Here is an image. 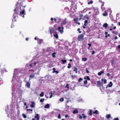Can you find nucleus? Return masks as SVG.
Wrapping results in <instances>:
<instances>
[{
	"instance_id": "nucleus-1",
	"label": "nucleus",
	"mask_w": 120,
	"mask_h": 120,
	"mask_svg": "<svg viewBox=\"0 0 120 120\" xmlns=\"http://www.w3.org/2000/svg\"><path fill=\"white\" fill-rule=\"evenodd\" d=\"M19 70V69H15L14 76L12 79L11 82L12 83V96L14 95V93H15V84L16 85L17 89H19L20 87L21 83L19 80V78L18 77Z\"/></svg>"
},
{
	"instance_id": "nucleus-2",
	"label": "nucleus",
	"mask_w": 120,
	"mask_h": 120,
	"mask_svg": "<svg viewBox=\"0 0 120 120\" xmlns=\"http://www.w3.org/2000/svg\"><path fill=\"white\" fill-rule=\"evenodd\" d=\"M26 6V5L23 6L22 3L19 4L18 2L16 5V7L13 15L14 18L18 16L19 12H20V15L24 17V15H25V9L23 8H25Z\"/></svg>"
},
{
	"instance_id": "nucleus-3",
	"label": "nucleus",
	"mask_w": 120,
	"mask_h": 120,
	"mask_svg": "<svg viewBox=\"0 0 120 120\" xmlns=\"http://www.w3.org/2000/svg\"><path fill=\"white\" fill-rule=\"evenodd\" d=\"M63 25L66 26L67 28H69L71 26V22L69 21H66L65 20H64L61 23Z\"/></svg>"
},
{
	"instance_id": "nucleus-4",
	"label": "nucleus",
	"mask_w": 120,
	"mask_h": 120,
	"mask_svg": "<svg viewBox=\"0 0 120 120\" xmlns=\"http://www.w3.org/2000/svg\"><path fill=\"white\" fill-rule=\"evenodd\" d=\"M61 26H59L58 28V31L60 33L62 34L64 32V27L63 25L61 23Z\"/></svg>"
},
{
	"instance_id": "nucleus-5",
	"label": "nucleus",
	"mask_w": 120,
	"mask_h": 120,
	"mask_svg": "<svg viewBox=\"0 0 120 120\" xmlns=\"http://www.w3.org/2000/svg\"><path fill=\"white\" fill-rule=\"evenodd\" d=\"M36 64L37 62L32 61V62L31 64H29V66L30 67L33 68L36 65Z\"/></svg>"
},
{
	"instance_id": "nucleus-6",
	"label": "nucleus",
	"mask_w": 120,
	"mask_h": 120,
	"mask_svg": "<svg viewBox=\"0 0 120 120\" xmlns=\"http://www.w3.org/2000/svg\"><path fill=\"white\" fill-rule=\"evenodd\" d=\"M68 1H71L72 4H71V7L72 8H73L75 10L77 9V7L75 5V4H72L74 3V2L72 1V0H68Z\"/></svg>"
},
{
	"instance_id": "nucleus-7",
	"label": "nucleus",
	"mask_w": 120,
	"mask_h": 120,
	"mask_svg": "<svg viewBox=\"0 0 120 120\" xmlns=\"http://www.w3.org/2000/svg\"><path fill=\"white\" fill-rule=\"evenodd\" d=\"M83 35L81 34L79 35L78 37V40L79 41H81L83 40Z\"/></svg>"
},
{
	"instance_id": "nucleus-8",
	"label": "nucleus",
	"mask_w": 120,
	"mask_h": 120,
	"mask_svg": "<svg viewBox=\"0 0 120 120\" xmlns=\"http://www.w3.org/2000/svg\"><path fill=\"white\" fill-rule=\"evenodd\" d=\"M37 64L38 66L41 67L43 65L42 62L41 61H38L37 62Z\"/></svg>"
},
{
	"instance_id": "nucleus-9",
	"label": "nucleus",
	"mask_w": 120,
	"mask_h": 120,
	"mask_svg": "<svg viewBox=\"0 0 120 120\" xmlns=\"http://www.w3.org/2000/svg\"><path fill=\"white\" fill-rule=\"evenodd\" d=\"M50 34H52L55 31V29L53 28H51L50 29Z\"/></svg>"
},
{
	"instance_id": "nucleus-10",
	"label": "nucleus",
	"mask_w": 120,
	"mask_h": 120,
	"mask_svg": "<svg viewBox=\"0 0 120 120\" xmlns=\"http://www.w3.org/2000/svg\"><path fill=\"white\" fill-rule=\"evenodd\" d=\"M30 84L29 82H26L25 86L28 88L30 87Z\"/></svg>"
},
{
	"instance_id": "nucleus-11",
	"label": "nucleus",
	"mask_w": 120,
	"mask_h": 120,
	"mask_svg": "<svg viewBox=\"0 0 120 120\" xmlns=\"http://www.w3.org/2000/svg\"><path fill=\"white\" fill-rule=\"evenodd\" d=\"M112 82H109V84H108L107 85L106 87V88H107L108 87H110L112 86Z\"/></svg>"
},
{
	"instance_id": "nucleus-12",
	"label": "nucleus",
	"mask_w": 120,
	"mask_h": 120,
	"mask_svg": "<svg viewBox=\"0 0 120 120\" xmlns=\"http://www.w3.org/2000/svg\"><path fill=\"white\" fill-rule=\"evenodd\" d=\"M35 118L37 119V120H38L39 119V115L38 114H36L35 116Z\"/></svg>"
},
{
	"instance_id": "nucleus-13",
	"label": "nucleus",
	"mask_w": 120,
	"mask_h": 120,
	"mask_svg": "<svg viewBox=\"0 0 120 120\" xmlns=\"http://www.w3.org/2000/svg\"><path fill=\"white\" fill-rule=\"evenodd\" d=\"M79 19V18L77 17L74 19H73V21H74L75 23L77 24L78 22V20Z\"/></svg>"
},
{
	"instance_id": "nucleus-14",
	"label": "nucleus",
	"mask_w": 120,
	"mask_h": 120,
	"mask_svg": "<svg viewBox=\"0 0 120 120\" xmlns=\"http://www.w3.org/2000/svg\"><path fill=\"white\" fill-rule=\"evenodd\" d=\"M34 77V74H32L30 75L29 77V80H30L32 78H33Z\"/></svg>"
},
{
	"instance_id": "nucleus-15",
	"label": "nucleus",
	"mask_w": 120,
	"mask_h": 120,
	"mask_svg": "<svg viewBox=\"0 0 120 120\" xmlns=\"http://www.w3.org/2000/svg\"><path fill=\"white\" fill-rule=\"evenodd\" d=\"M45 108H49L50 107L49 105V104H47L44 106Z\"/></svg>"
},
{
	"instance_id": "nucleus-16",
	"label": "nucleus",
	"mask_w": 120,
	"mask_h": 120,
	"mask_svg": "<svg viewBox=\"0 0 120 120\" xmlns=\"http://www.w3.org/2000/svg\"><path fill=\"white\" fill-rule=\"evenodd\" d=\"M43 40L42 39H38V43L39 44V43H41L43 41Z\"/></svg>"
},
{
	"instance_id": "nucleus-17",
	"label": "nucleus",
	"mask_w": 120,
	"mask_h": 120,
	"mask_svg": "<svg viewBox=\"0 0 120 120\" xmlns=\"http://www.w3.org/2000/svg\"><path fill=\"white\" fill-rule=\"evenodd\" d=\"M104 73V72L103 71H100V72L98 73V75L99 76L101 75L103 73Z\"/></svg>"
},
{
	"instance_id": "nucleus-18",
	"label": "nucleus",
	"mask_w": 120,
	"mask_h": 120,
	"mask_svg": "<svg viewBox=\"0 0 120 120\" xmlns=\"http://www.w3.org/2000/svg\"><path fill=\"white\" fill-rule=\"evenodd\" d=\"M111 115L110 114H108L106 116V118L107 119H108L111 117Z\"/></svg>"
},
{
	"instance_id": "nucleus-19",
	"label": "nucleus",
	"mask_w": 120,
	"mask_h": 120,
	"mask_svg": "<svg viewBox=\"0 0 120 120\" xmlns=\"http://www.w3.org/2000/svg\"><path fill=\"white\" fill-rule=\"evenodd\" d=\"M97 84L99 85L100 86L102 85V83L100 81H97Z\"/></svg>"
},
{
	"instance_id": "nucleus-20",
	"label": "nucleus",
	"mask_w": 120,
	"mask_h": 120,
	"mask_svg": "<svg viewBox=\"0 0 120 120\" xmlns=\"http://www.w3.org/2000/svg\"><path fill=\"white\" fill-rule=\"evenodd\" d=\"M78 112V110L77 109H75L74 110L73 113L74 114H75L76 113H77Z\"/></svg>"
},
{
	"instance_id": "nucleus-21",
	"label": "nucleus",
	"mask_w": 120,
	"mask_h": 120,
	"mask_svg": "<svg viewBox=\"0 0 120 120\" xmlns=\"http://www.w3.org/2000/svg\"><path fill=\"white\" fill-rule=\"evenodd\" d=\"M102 15L104 16H107L108 15V13L106 11H105L104 13L102 14Z\"/></svg>"
},
{
	"instance_id": "nucleus-22",
	"label": "nucleus",
	"mask_w": 120,
	"mask_h": 120,
	"mask_svg": "<svg viewBox=\"0 0 120 120\" xmlns=\"http://www.w3.org/2000/svg\"><path fill=\"white\" fill-rule=\"evenodd\" d=\"M8 108H9L8 106H7V107L6 108V109H5V110L6 111L7 113H8V111H9Z\"/></svg>"
},
{
	"instance_id": "nucleus-23",
	"label": "nucleus",
	"mask_w": 120,
	"mask_h": 120,
	"mask_svg": "<svg viewBox=\"0 0 120 120\" xmlns=\"http://www.w3.org/2000/svg\"><path fill=\"white\" fill-rule=\"evenodd\" d=\"M108 26V25L106 23H105L103 25V27L106 28Z\"/></svg>"
},
{
	"instance_id": "nucleus-24",
	"label": "nucleus",
	"mask_w": 120,
	"mask_h": 120,
	"mask_svg": "<svg viewBox=\"0 0 120 120\" xmlns=\"http://www.w3.org/2000/svg\"><path fill=\"white\" fill-rule=\"evenodd\" d=\"M102 82H103L104 83L106 84V80L105 79H101Z\"/></svg>"
},
{
	"instance_id": "nucleus-25",
	"label": "nucleus",
	"mask_w": 120,
	"mask_h": 120,
	"mask_svg": "<svg viewBox=\"0 0 120 120\" xmlns=\"http://www.w3.org/2000/svg\"><path fill=\"white\" fill-rule=\"evenodd\" d=\"M88 23V20H86L85 21L84 23V25L85 26H86L87 25V23Z\"/></svg>"
},
{
	"instance_id": "nucleus-26",
	"label": "nucleus",
	"mask_w": 120,
	"mask_h": 120,
	"mask_svg": "<svg viewBox=\"0 0 120 120\" xmlns=\"http://www.w3.org/2000/svg\"><path fill=\"white\" fill-rule=\"evenodd\" d=\"M7 71L6 69H3L1 70V72L2 73H4V72H6Z\"/></svg>"
},
{
	"instance_id": "nucleus-27",
	"label": "nucleus",
	"mask_w": 120,
	"mask_h": 120,
	"mask_svg": "<svg viewBox=\"0 0 120 120\" xmlns=\"http://www.w3.org/2000/svg\"><path fill=\"white\" fill-rule=\"evenodd\" d=\"M56 53L55 52H53L52 54V56L54 58H55L56 57Z\"/></svg>"
},
{
	"instance_id": "nucleus-28",
	"label": "nucleus",
	"mask_w": 120,
	"mask_h": 120,
	"mask_svg": "<svg viewBox=\"0 0 120 120\" xmlns=\"http://www.w3.org/2000/svg\"><path fill=\"white\" fill-rule=\"evenodd\" d=\"M87 60V58L86 57H85L84 58H82V60L83 61H86Z\"/></svg>"
},
{
	"instance_id": "nucleus-29",
	"label": "nucleus",
	"mask_w": 120,
	"mask_h": 120,
	"mask_svg": "<svg viewBox=\"0 0 120 120\" xmlns=\"http://www.w3.org/2000/svg\"><path fill=\"white\" fill-rule=\"evenodd\" d=\"M74 71H75V73H77V72L78 69L76 67H74Z\"/></svg>"
},
{
	"instance_id": "nucleus-30",
	"label": "nucleus",
	"mask_w": 120,
	"mask_h": 120,
	"mask_svg": "<svg viewBox=\"0 0 120 120\" xmlns=\"http://www.w3.org/2000/svg\"><path fill=\"white\" fill-rule=\"evenodd\" d=\"M32 105H31V107L33 108L34 107V102H32Z\"/></svg>"
},
{
	"instance_id": "nucleus-31",
	"label": "nucleus",
	"mask_w": 120,
	"mask_h": 120,
	"mask_svg": "<svg viewBox=\"0 0 120 120\" xmlns=\"http://www.w3.org/2000/svg\"><path fill=\"white\" fill-rule=\"evenodd\" d=\"M40 96L41 97H42L44 96V92H42L40 94Z\"/></svg>"
},
{
	"instance_id": "nucleus-32",
	"label": "nucleus",
	"mask_w": 120,
	"mask_h": 120,
	"mask_svg": "<svg viewBox=\"0 0 120 120\" xmlns=\"http://www.w3.org/2000/svg\"><path fill=\"white\" fill-rule=\"evenodd\" d=\"M61 61L62 62L63 64H64V63L66 62L67 61L66 60H62Z\"/></svg>"
},
{
	"instance_id": "nucleus-33",
	"label": "nucleus",
	"mask_w": 120,
	"mask_h": 120,
	"mask_svg": "<svg viewBox=\"0 0 120 120\" xmlns=\"http://www.w3.org/2000/svg\"><path fill=\"white\" fill-rule=\"evenodd\" d=\"M102 4H101V9H102L104 5V2H102Z\"/></svg>"
},
{
	"instance_id": "nucleus-34",
	"label": "nucleus",
	"mask_w": 120,
	"mask_h": 120,
	"mask_svg": "<svg viewBox=\"0 0 120 120\" xmlns=\"http://www.w3.org/2000/svg\"><path fill=\"white\" fill-rule=\"evenodd\" d=\"M49 94H51V95H50L49 98H52V96L53 93L52 92H51V93H49Z\"/></svg>"
},
{
	"instance_id": "nucleus-35",
	"label": "nucleus",
	"mask_w": 120,
	"mask_h": 120,
	"mask_svg": "<svg viewBox=\"0 0 120 120\" xmlns=\"http://www.w3.org/2000/svg\"><path fill=\"white\" fill-rule=\"evenodd\" d=\"M54 36L56 38H58V35L57 34H56L54 35Z\"/></svg>"
},
{
	"instance_id": "nucleus-36",
	"label": "nucleus",
	"mask_w": 120,
	"mask_h": 120,
	"mask_svg": "<svg viewBox=\"0 0 120 120\" xmlns=\"http://www.w3.org/2000/svg\"><path fill=\"white\" fill-rule=\"evenodd\" d=\"M45 100L44 98L41 99L40 100V102H43Z\"/></svg>"
},
{
	"instance_id": "nucleus-37",
	"label": "nucleus",
	"mask_w": 120,
	"mask_h": 120,
	"mask_svg": "<svg viewBox=\"0 0 120 120\" xmlns=\"http://www.w3.org/2000/svg\"><path fill=\"white\" fill-rule=\"evenodd\" d=\"M68 68H69L71 67V64L70 63H69L68 64Z\"/></svg>"
},
{
	"instance_id": "nucleus-38",
	"label": "nucleus",
	"mask_w": 120,
	"mask_h": 120,
	"mask_svg": "<svg viewBox=\"0 0 120 120\" xmlns=\"http://www.w3.org/2000/svg\"><path fill=\"white\" fill-rule=\"evenodd\" d=\"M64 101V99L63 98H61L60 99V101L61 102H62Z\"/></svg>"
},
{
	"instance_id": "nucleus-39",
	"label": "nucleus",
	"mask_w": 120,
	"mask_h": 120,
	"mask_svg": "<svg viewBox=\"0 0 120 120\" xmlns=\"http://www.w3.org/2000/svg\"><path fill=\"white\" fill-rule=\"evenodd\" d=\"M58 118L59 119H60L61 118V115L60 114H59L58 116Z\"/></svg>"
},
{
	"instance_id": "nucleus-40",
	"label": "nucleus",
	"mask_w": 120,
	"mask_h": 120,
	"mask_svg": "<svg viewBox=\"0 0 120 120\" xmlns=\"http://www.w3.org/2000/svg\"><path fill=\"white\" fill-rule=\"evenodd\" d=\"M98 111L97 110H96L94 112H93L94 114H98Z\"/></svg>"
},
{
	"instance_id": "nucleus-41",
	"label": "nucleus",
	"mask_w": 120,
	"mask_h": 120,
	"mask_svg": "<svg viewBox=\"0 0 120 120\" xmlns=\"http://www.w3.org/2000/svg\"><path fill=\"white\" fill-rule=\"evenodd\" d=\"M69 85L68 84H67L66 85V86H65L66 88H69Z\"/></svg>"
},
{
	"instance_id": "nucleus-42",
	"label": "nucleus",
	"mask_w": 120,
	"mask_h": 120,
	"mask_svg": "<svg viewBox=\"0 0 120 120\" xmlns=\"http://www.w3.org/2000/svg\"><path fill=\"white\" fill-rule=\"evenodd\" d=\"M110 34H108L107 35H106L105 36V37L106 38H107L108 37H110Z\"/></svg>"
},
{
	"instance_id": "nucleus-43",
	"label": "nucleus",
	"mask_w": 120,
	"mask_h": 120,
	"mask_svg": "<svg viewBox=\"0 0 120 120\" xmlns=\"http://www.w3.org/2000/svg\"><path fill=\"white\" fill-rule=\"evenodd\" d=\"M22 116H23V117H24V118H26V116L24 114H22Z\"/></svg>"
},
{
	"instance_id": "nucleus-44",
	"label": "nucleus",
	"mask_w": 120,
	"mask_h": 120,
	"mask_svg": "<svg viewBox=\"0 0 120 120\" xmlns=\"http://www.w3.org/2000/svg\"><path fill=\"white\" fill-rule=\"evenodd\" d=\"M89 114L91 115H92V110H90V112H89Z\"/></svg>"
},
{
	"instance_id": "nucleus-45",
	"label": "nucleus",
	"mask_w": 120,
	"mask_h": 120,
	"mask_svg": "<svg viewBox=\"0 0 120 120\" xmlns=\"http://www.w3.org/2000/svg\"><path fill=\"white\" fill-rule=\"evenodd\" d=\"M86 72L87 73H90V71H89L88 70V69L87 68H86Z\"/></svg>"
},
{
	"instance_id": "nucleus-46",
	"label": "nucleus",
	"mask_w": 120,
	"mask_h": 120,
	"mask_svg": "<svg viewBox=\"0 0 120 120\" xmlns=\"http://www.w3.org/2000/svg\"><path fill=\"white\" fill-rule=\"evenodd\" d=\"M80 29L79 28H78L77 29V30L79 31V33H81V31H80Z\"/></svg>"
},
{
	"instance_id": "nucleus-47",
	"label": "nucleus",
	"mask_w": 120,
	"mask_h": 120,
	"mask_svg": "<svg viewBox=\"0 0 120 120\" xmlns=\"http://www.w3.org/2000/svg\"><path fill=\"white\" fill-rule=\"evenodd\" d=\"M40 70L39 69L38 70V72H37V73H35V74L39 75V73L40 72Z\"/></svg>"
},
{
	"instance_id": "nucleus-48",
	"label": "nucleus",
	"mask_w": 120,
	"mask_h": 120,
	"mask_svg": "<svg viewBox=\"0 0 120 120\" xmlns=\"http://www.w3.org/2000/svg\"><path fill=\"white\" fill-rule=\"evenodd\" d=\"M82 116H83V118L84 119H85L86 117L85 116V114H84L83 113L82 114Z\"/></svg>"
},
{
	"instance_id": "nucleus-49",
	"label": "nucleus",
	"mask_w": 120,
	"mask_h": 120,
	"mask_svg": "<svg viewBox=\"0 0 120 120\" xmlns=\"http://www.w3.org/2000/svg\"><path fill=\"white\" fill-rule=\"evenodd\" d=\"M79 118L80 119H82V116H81L80 114L79 115Z\"/></svg>"
},
{
	"instance_id": "nucleus-50",
	"label": "nucleus",
	"mask_w": 120,
	"mask_h": 120,
	"mask_svg": "<svg viewBox=\"0 0 120 120\" xmlns=\"http://www.w3.org/2000/svg\"><path fill=\"white\" fill-rule=\"evenodd\" d=\"M86 79L88 80H89L90 79L89 77L88 76H86Z\"/></svg>"
},
{
	"instance_id": "nucleus-51",
	"label": "nucleus",
	"mask_w": 120,
	"mask_h": 120,
	"mask_svg": "<svg viewBox=\"0 0 120 120\" xmlns=\"http://www.w3.org/2000/svg\"><path fill=\"white\" fill-rule=\"evenodd\" d=\"M93 3V2L92 1H90V2H88V4H92Z\"/></svg>"
},
{
	"instance_id": "nucleus-52",
	"label": "nucleus",
	"mask_w": 120,
	"mask_h": 120,
	"mask_svg": "<svg viewBox=\"0 0 120 120\" xmlns=\"http://www.w3.org/2000/svg\"><path fill=\"white\" fill-rule=\"evenodd\" d=\"M71 77L72 78H74L76 76L75 75H72L71 76Z\"/></svg>"
},
{
	"instance_id": "nucleus-53",
	"label": "nucleus",
	"mask_w": 120,
	"mask_h": 120,
	"mask_svg": "<svg viewBox=\"0 0 120 120\" xmlns=\"http://www.w3.org/2000/svg\"><path fill=\"white\" fill-rule=\"evenodd\" d=\"M82 80V78H80L78 80V81L79 82H80Z\"/></svg>"
},
{
	"instance_id": "nucleus-54",
	"label": "nucleus",
	"mask_w": 120,
	"mask_h": 120,
	"mask_svg": "<svg viewBox=\"0 0 120 120\" xmlns=\"http://www.w3.org/2000/svg\"><path fill=\"white\" fill-rule=\"evenodd\" d=\"M87 83V81L86 80L85 81H84V84H86Z\"/></svg>"
},
{
	"instance_id": "nucleus-55",
	"label": "nucleus",
	"mask_w": 120,
	"mask_h": 120,
	"mask_svg": "<svg viewBox=\"0 0 120 120\" xmlns=\"http://www.w3.org/2000/svg\"><path fill=\"white\" fill-rule=\"evenodd\" d=\"M52 70H53V73H54V72H54V71H56V69L55 68H53V69H52Z\"/></svg>"
},
{
	"instance_id": "nucleus-56",
	"label": "nucleus",
	"mask_w": 120,
	"mask_h": 120,
	"mask_svg": "<svg viewBox=\"0 0 120 120\" xmlns=\"http://www.w3.org/2000/svg\"><path fill=\"white\" fill-rule=\"evenodd\" d=\"M111 63L112 64H113L114 63V60H112L111 61Z\"/></svg>"
},
{
	"instance_id": "nucleus-57",
	"label": "nucleus",
	"mask_w": 120,
	"mask_h": 120,
	"mask_svg": "<svg viewBox=\"0 0 120 120\" xmlns=\"http://www.w3.org/2000/svg\"><path fill=\"white\" fill-rule=\"evenodd\" d=\"M38 39H39L37 37H35L34 38V39L35 40H38Z\"/></svg>"
},
{
	"instance_id": "nucleus-58",
	"label": "nucleus",
	"mask_w": 120,
	"mask_h": 120,
	"mask_svg": "<svg viewBox=\"0 0 120 120\" xmlns=\"http://www.w3.org/2000/svg\"><path fill=\"white\" fill-rule=\"evenodd\" d=\"M88 45L89 46V47H90L91 46V44L90 43H88Z\"/></svg>"
},
{
	"instance_id": "nucleus-59",
	"label": "nucleus",
	"mask_w": 120,
	"mask_h": 120,
	"mask_svg": "<svg viewBox=\"0 0 120 120\" xmlns=\"http://www.w3.org/2000/svg\"><path fill=\"white\" fill-rule=\"evenodd\" d=\"M27 111H32V109H27Z\"/></svg>"
},
{
	"instance_id": "nucleus-60",
	"label": "nucleus",
	"mask_w": 120,
	"mask_h": 120,
	"mask_svg": "<svg viewBox=\"0 0 120 120\" xmlns=\"http://www.w3.org/2000/svg\"><path fill=\"white\" fill-rule=\"evenodd\" d=\"M114 120H119V119L118 118H116L114 119Z\"/></svg>"
},
{
	"instance_id": "nucleus-61",
	"label": "nucleus",
	"mask_w": 120,
	"mask_h": 120,
	"mask_svg": "<svg viewBox=\"0 0 120 120\" xmlns=\"http://www.w3.org/2000/svg\"><path fill=\"white\" fill-rule=\"evenodd\" d=\"M95 53V52L94 51H92V54L93 55Z\"/></svg>"
},
{
	"instance_id": "nucleus-62",
	"label": "nucleus",
	"mask_w": 120,
	"mask_h": 120,
	"mask_svg": "<svg viewBox=\"0 0 120 120\" xmlns=\"http://www.w3.org/2000/svg\"><path fill=\"white\" fill-rule=\"evenodd\" d=\"M54 72H55L56 73H59V71H54Z\"/></svg>"
},
{
	"instance_id": "nucleus-63",
	"label": "nucleus",
	"mask_w": 120,
	"mask_h": 120,
	"mask_svg": "<svg viewBox=\"0 0 120 120\" xmlns=\"http://www.w3.org/2000/svg\"><path fill=\"white\" fill-rule=\"evenodd\" d=\"M24 81L26 83V82H28L26 80V79H25L24 80Z\"/></svg>"
},
{
	"instance_id": "nucleus-64",
	"label": "nucleus",
	"mask_w": 120,
	"mask_h": 120,
	"mask_svg": "<svg viewBox=\"0 0 120 120\" xmlns=\"http://www.w3.org/2000/svg\"><path fill=\"white\" fill-rule=\"evenodd\" d=\"M24 105H27V104H26V102H24Z\"/></svg>"
}]
</instances>
